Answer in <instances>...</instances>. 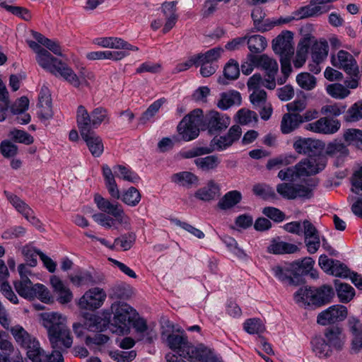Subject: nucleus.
Wrapping results in <instances>:
<instances>
[{
    "label": "nucleus",
    "instance_id": "13d9d810",
    "mask_svg": "<svg viewBox=\"0 0 362 362\" xmlns=\"http://www.w3.org/2000/svg\"><path fill=\"white\" fill-rule=\"evenodd\" d=\"M347 122H357L362 119V100L354 103L346 112L344 116Z\"/></svg>",
    "mask_w": 362,
    "mask_h": 362
},
{
    "label": "nucleus",
    "instance_id": "72a5a7b5",
    "mask_svg": "<svg viewBox=\"0 0 362 362\" xmlns=\"http://www.w3.org/2000/svg\"><path fill=\"white\" fill-rule=\"evenodd\" d=\"M220 194V186L214 180H209L207 185L196 191L194 197L200 200L208 202Z\"/></svg>",
    "mask_w": 362,
    "mask_h": 362
},
{
    "label": "nucleus",
    "instance_id": "b1692460",
    "mask_svg": "<svg viewBox=\"0 0 362 362\" xmlns=\"http://www.w3.org/2000/svg\"><path fill=\"white\" fill-rule=\"evenodd\" d=\"M349 151L347 146L341 141L334 140L327 144L325 148V156L334 159V165L339 166L341 165L348 158Z\"/></svg>",
    "mask_w": 362,
    "mask_h": 362
},
{
    "label": "nucleus",
    "instance_id": "37998d69",
    "mask_svg": "<svg viewBox=\"0 0 362 362\" xmlns=\"http://www.w3.org/2000/svg\"><path fill=\"white\" fill-rule=\"evenodd\" d=\"M321 9L320 7H316L313 1L311 0L309 5L300 8L294 13L293 18L303 19L317 16L320 15Z\"/></svg>",
    "mask_w": 362,
    "mask_h": 362
},
{
    "label": "nucleus",
    "instance_id": "603ef678",
    "mask_svg": "<svg viewBox=\"0 0 362 362\" xmlns=\"http://www.w3.org/2000/svg\"><path fill=\"white\" fill-rule=\"evenodd\" d=\"M238 122L243 125L249 124L257 121V115L255 112L242 108L236 113Z\"/></svg>",
    "mask_w": 362,
    "mask_h": 362
},
{
    "label": "nucleus",
    "instance_id": "6ab92c4d",
    "mask_svg": "<svg viewBox=\"0 0 362 362\" xmlns=\"http://www.w3.org/2000/svg\"><path fill=\"white\" fill-rule=\"evenodd\" d=\"M274 52L281 57H292L294 53L293 33L291 31L283 32L272 42Z\"/></svg>",
    "mask_w": 362,
    "mask_h": 362
},
{
    "label": "nucleus",
    "instance_id": "a18cd8bd",
    "mask_svg": "<svg viewBox=\"0 0 362 362\" xmlns=\"http://www.w3.org/2000/svg\"><path fill=\"white\" fill-rule=\"evenodd\" d=\"M314 262L311 257H305L301 260H297L291 263L298 279H299L300 275L310 272L313 267Z\"/></svg>",
    "mask_w": 362,
    "mask_h": 362
},
{
    "label": "nucleus",
    "instance_id": "a211bd4d",
    "mask_svg": "<svg viewBox=\"0 0 362 362\" xmlns=\"http://www.w3.org/2000/svg\"><path fill=\"white\" fill-rule=\"evenodd\" d=\"M293 147L296 153L302 155L313 156L318 151H321L324 147V143L318 139L312 138L297 137L293 144Z\"/></svg>",
    "mask_w": 362,
    "mask_h": 362
},
{
    "label": "nucleus",
    "instance_id": "052dcab7",
    "mask_svg": "<svg viewBox=\"0 0 362 362\" xmlns=\"http://www.w3.org/2000/svg\"><path fill=\"white\" fill-rule=\"evenodd\" d=\"M175 225L183 228L194 237L199 238V239H203L205 237L204 233L200 230L199 229L192 226V225L181 221L180 220H178L177 218H173L170 220Z\"/></svg>",
    "mask_w": 362,
    "mask_h": 362
},
{
    "label": "nucleus",
    "instance_id": "f257e3e1",
    "mask_svg": "<svg viewBox=\"0 0 362 362\" xmlns=\"http://www.w3.org/2000/svg\"><path fill=\"white\" fill-rule=\"evenodd\" d=\"M111 310L114 313L112 322L110 321V313L107 310H103L101 313L103 317L98 315L86 314L84 316L86 320L84 325L78 322L73 325V330L76 336L86 339L88 337L86 335V331L103 332L107 329L118 335L129 333L131 328L136 325L134 320V310L124 302L113 303Z\"/></svg>",
    "mask_w": 362,
    "mask_h": 362
},
{
    "label": "nucleus",
    "instance_id": "5701e85b",
    "mask_svg": "<svg viewBox=\"0 0 362 362\" xmlns=\"http://www.w3.org/2000/svg\"><path fill=\"white\" fill-rule=\"evenodd\" d=\"M49 284L59 303L67 304L72 300L74 298L72 291L58 276H51Z\"/></svg>",
    "mask_w": 362,
    "mask_h": 362
},
{
    "label": "nucleus",
    "instance_id": "cd10ccee",
    "mask_svg": "<svg viewBox=\"0 0 362 362\" xmlns=\"http://www.w3.org/2000/svg\"><path fill=\"white\" fill-rule=\"evenodd\" d=\"M124 51L98 50L91 51L86 54V59L88 61L110 60L119 61L126 57Z\"/></svg>",
    "mask_w": 362,
    "mask_h": 362
},
{
    "label": "nucleus",
    "instance_id": "c756f323",
    "mask_svg": "<svg viewBox=\"0 0 362 362\" xmlns=\"http://www.w3.org/2000/svg\"><path fill=\"white\" fill-rule=\"evenodd\" d=\"M241 103V95L236 90H229L220 94L219 99L216 103L217 107L226 110L233 105H239Z\"/></svg>",
    "mask_w": 362,
    "mask_h": 362
},
{
    "label": "nucleus",
    "instance_id": "c9c22d12",
    "mask_svg": "<svg viewBox=\"0 0 362 362\" xmlns=\"http://www.w3.org/2000/svg\"><path fill=\"white\" fill-rule=\"evenodd\" d=\"M329 52L328 43L325 40H320L315 42L311 47V57L315 64H320L324 62Z\"/></svg>",
    "mask_w": 362,
    "mask_h": 362
},
{
    "label": "nucleus",
    "instance_id": "f8f14e48",
    "mask_svg": "<svg viewBox=\"0 0 362 362\" xmlns=\"http://www.w3.org/2000/svg\"><path fill=\"white\" fill-rule=\"evenodd\" d=\"M106 298V292L103 288L94 287L83 293L78 301V305L81 309L94 311L102 307Z\"/></svg>",
    "mask_w": 362,
    "mask_h": 362
},
{
    "label": "nucleus",
    "instance_id": "09e8293b",
    "mask_svg": "<svg viewBox=\"0 0 362 362\" xmlns=\"http://www.w3.org/2000/svg\"><path fill=\"white\" fill-rule=\"evenodd\" d=\"M244 329L250 334H258L264 332L265 327L259 319L251 318L243 324Z\"/></svg>",
    "mask_w": 362,
    "mask_h": 362
},
{
    "label": "nucleus",
    "instance_id": "e433bc0d",
    "mask_svg": "<svg viewBox=\"0 0 362 362\" xmlns=\"http://www.w3.org/2000/svg\"><path fill=\"white\" fill-rule=\"evenodd\" d=\"M171 181L180 186L191 187L198 184V177L189 171H182L175 173L171 176Z\"/></svg>",
    "mask_w": 362,
    "mask_h": 362
},
{
    "label": "nucleus",
    "instance_id": "6e6552de",
    "mask_svg": "<svg viewBox=\"0 0 362 362\" xmlns=\"http://www.w3.org/2000/svg\"><path fill=\"white\" fill-rule=\"evenodd\" d=\"M13 286L18 294L25 299L37 298L45 303L52 301L49 290L42 284H33L29 279H23L15 281Z\"/></svg>",
    "mask_w": 362,
    "mask_h": 362
},
{
    "label": "nucleus",
    "instance_id": "20e7f679",
    "mask_svg": "<svg viewBox=\"0 0 362 362\" xmlns=\"http://www.w3.org/2000/svg\"><path fill=\"white\" fill-rule=\"evenodd\" d=\"M37 63L44 70L64 81L76 88L90 87V82L93 81L95 76L93 72L85 71L77 75L66 63L52 56L49 51L45 49L35 57Z\"/></svg>",
    "mask_w": 362,
    "mask_h": 362
},
{
    "label": "nucleus",
    "instance_id": "4468645a",
    "mask_svg": "<svg viewBox=\"0 0 362 362\" xmlns=\"http://www.w3.org/2000/svg\"><path fill=\"white\" fill-rule=\"evenodd\" d=\"M331 63L334 67L343 69L351 76H357L359 73L356 59L346 51L339 50L337 55L332 54Z\"/></svg>",
    "mask_w": 362,
    "mask_h": 362
},
{
    "label": "nucleus",
    "instance_id": "338daca9",
    "mask_svg": "<svg viewBox=\"0 0 362 362\" xmlns=\"http://www.w3.org/2000/svg\"><path fill=\"white\" fill-rule=\"evenodd\" d=\"M278 177L281 180L291 182L297 178H300V176L298 173L297 164L293 167H288L281 170L278 173Z\"/></svg>",
    "mask_w": 362,
    "mask_h": 362
},
{
    "label": "nucleus",
    "instance_id": "774afa93",
    "mask_svg": "<svg viewBox=\"0 0 362 362\" xmlns=\"http://www.w3.org/2000/svg\"><path fill=\"white\" fill-rule=\"evenodd\" d=\"M224 76L230 80L236 79L240 74L238 63L234 60H230L224 67Z\"/></svg>",
    "mask_w": 362,
    "mask_h": 362
},
{
    "label": "nucleus",
    "instance_id": "f3484780",
    "mask_svg": "<svg viewBox=\"0 0 362 362\" xmlns=\"http://www.w3.org/2000/svg\"><path fill=\"white\" fill-rule=\"evenodd\" d=\"M241 134L242 130L238 125L232 126L226 135L216 136L211 140V151L214 150L223 151L226 149L240 139Z\"/></svg>",
    "mask_w": 362,
    "mask_h": 362
},
{
    "label": "nucleus",
    "instance_id": "a878e982",
    "mask_svg": "<svg viewBox=\"0 0 362 362\" xmlns=\"http://www.w3.org/2000/svg\"><path fill=\"white\" fill-rule=\"evenodd\" d=\"M80 133L93 156L100 157L104 151L101 137L92 131H80Z\"/></svg>",
    "mask_w": 362,
    "mask_h": 362
},
{
    "label": "nucleus",
    "instance_id": "8fccbe9b",
    "mask_svg": "<svg viewBox=\"0 0 362 362\" xmlns=\"http://www.w3.org/2000/svg\"><path fill=\"white\" fill-rule=\"evenodd\" d=\"M8 136L14 141L26 145L31 144L34 141L30 134L23 130L17 129L11 130Z\"/></svg>",
    "mask_w": 362,
    "mask_h": 362
},
{
    "label": "nucleus",
    "instance_id": "2eb2a0df",
    "mask_svg": "<svg viewBox=\"0 0 362 362\" xmlns=\"http://www.w3.org/2000/svg\"><path fill=\"white\" fill-rule=\"evenodd\" d=\"M340 127L339 120L322 117L313 122L308 123L304 129L315 134H333L340 129Z\"/></svg>",
    "mask_w": 362,
    "mask_h": 362
},
{
    "label": "nucleus",
    "instance_id": "f704fd0d",
    "mask_svg": "<svg viewBox=\"0 0 362 362\" xmlns=\"http://www.w3.org/2000/svg\"><path fill=\"white\" fill-rule=\"evenodd\" d=\"M267 251L276 255L293 254L299 251V248L296 245L292 243L273 240L267 247Z\"/></svg>",
    "mask_w": 362,
    "mask_h": 362
},
{
    "label": "nucleus",
    "instance_id": "393cba45",
    "mask_svg": "<svg viewBox=\"0 0 362 362\" xmlns=\"http://www.w3.org/2000/svg\"><path fill=\"white\" fill-rule=\"evenodd\" d=\"M92 43L99 47L106 49L126 50L133 49V46L123 39L113 36L98 37L93 40Z\"/></svg>",
    "mask_w": 362,
    "mask_h": 362
},
{
    "label": "nucleus",
    "instance_id": "c85d7f7f",
    "mask_svg": "<svg viewBox=\"0 0 362 362\" xmlns=\"http://www.w3.org/2000/svg\"><path fill=\"white\" fill-rule=\"evenodd\" d=\"M310 343L313 352L319 358L327 359L334 352L322 336L314 337Z\"/></svg>",
    "mask_w": 362,
    "mask_h": 362
},
{
    "label": "nucleus",
    "instance_id": "473e14b6",
    "mask_svg": "<svg viewBox=\"0 0 362 362\" xmlns=\"http://www.w3.org/2000/svg\"><path fill=\"white\" fill-rule=\"evenodd\" d=\"M302 124L300 114L285 113L281 122V131L284 134H288L297 129Z\"/></svg>",
    "mask_w": 362,
    "mask_h": 362
},
{
    "label": "nucleus",
    "instance_id": "7ed1b4c3",
    "mask_svg": "<svg viewBox=\"0 0 362 362\" xmlns=\"http://www.w3.org/2000/svg\"><path fill=\"white\" fill-rule=\"evenodd\" d=\"M174 325L167 320L162 326L161 339L175 351L191 362H221L218 358L203 345L194 346L184 335L170 333L173 332Z\"/></svg>",
    "mask_w": 362,
    "mask_h": 362
},
{
    "label": "nucleus",
    "instance_id": "4c0bfd02",
    "mask_svg": "<svg viewBox=\"0 0 362 362\" xmlns=\"http://www.w3.org/2000/svg\"><path fill=\"white\" fill-rule=\"evenodd\" d=\"M242 194L238 190H232L227 192L218 202V206L223 210L233 208L240 202Z\"/></svg>",
    "mask_w": 362,
    "mask_h": 362
},
{
    "label": "nucleus",
    "instance_id": "69168bd1",
    "mask_svg": "<svg viewBox=\"0 0 362 362\" xmlns=\"http://www.w3.org/2000/svg\"><path fill=\"white\" fill-rule=\"evenodd\" d=\"M7 280H0V291L10 302L13 304H18V298L11 289Z\"/></svg>",
    "mask_w": 362,
    "mask_h": 362
},
{
    "label": "nucleus",
    "instance_id": "aec40b11",
    "mask_svg": "<svg viewBox=\"0 0 362 362\" xmlns=\"http://www.w3.org/2000/svg\"><path fill=\"white\" fill-rule=\"evenodd\" d=\"M156 337L153 326L148 325L146 319L137 314V348L153 344Z\"/></svg>",
    "mask_w": 362,
    "mask_h": 362
},
{
    "label": "nucleus",
    "instance_id": "9d476101",
    "mask_svg": "<svg viewBox=\"0 0 362 362\" xmlns=\"http://www.w3.org/2000/svg\"><path fill=\"white\" fill-rule=\"evenodd\" d=\"M317 184V182L316 181H312V184L282 182L276 185V192L281 197L286 199H308L313 197V192Z\"/></svg>",
    "mask_w": 362,
    "mask_h": 362
},
{
    "label": "nucleus",
    "instance_id": "79ce46f5",
    "mask_svg": "<svg viewBox=\"0 0 362 362\" xmlns=\"http://www.w3.org/2000/svg\"><path fill=\"white\" fill-rule=\"evenodd\" d=\"M247 44L248 49L252 53L262 52L267 45L265 37L260 35H247Z\"/></svg>",
    "mask_w": 362,
    "mask_h": 362
},
{
    "label": "nucleus",
    "instance_id": "39448f33",
    "mask_svg": "<svg viewBox=\"0 0 362 362\" xmlns=\"http://www.w3.org/2000/svg\"><path fill=\"white\" fill-rule=\"evenodd\" d=\"M40 317L54 349L71 346L73 339L67 326L66 316L58 312H51L41 313Z\"/></svg>",
    "mask_w": 362,
    "mask_h": 362
},
{
    "label": "nucleus",
    "instance_id": "58836bf2",
    "mask_svg": "<svg viewBox=\"0 0 362 362\" xmlns=\"http://www.w3.org/2000/svg\"><path fill=\"white\" fill-rule=\"evenodd\" d=\"M197 167L203 171H211L218 168L221 163V159L215 155L197 158L194 160Z\"/></svg>",
    "mask_w": 362,
    "mask_h": 362
},
{
    "label": "nucleus",
    "instance_id": "864d4df0",
    "mask_svg": "<svg viewBox=\"0 0 362 362\" xmlns=\"http://www.w3.org/2000/svg\"><path fill=\"white\" fill-rule=\"evenodd\" d=\"M344 139L349 144L355 145L359 148L362 144V130L349 129L344 132Z\"/></svg>",
    "mask_w": 362,
    "mask_h": 362
},
{
    "label": "nucleus",
    "instance_id": "4d7b16f0",
    "mask_svg": "<svg viewBox=\"0 0 362 362\" xmlns=\"http://www.w3.org/2000/svg\"><path fill=\"white\" fill-rule=\"evenodd\" d=\"M346 108L342 103H334L322 106L320 112L324 115L337 117L344 113Z\"/></svg>",
    "mask_w": 362,
    "mask_h": 362
},
{
    "label": "nucleus",
    "instance_id": "423d86ee",
    "mask_svg": "<svg viewBox=\"0 0 362 362\" xmlns=\"http://www.w3.org/2000/svg\"><path fill=\"white\" fill-rule=\"evenodd\" d=\"M94 202L101 211L93 216L98 224L105 228H117L119 226L126 228L129 226V218L117 203L111 202L99 194H95Z\"/></svg>",
    "mask_w": 362,
    "mask_h": 362
},
{
    "label": "nucleus",
    "instance_id": "c03bdc74",
    "mask_svg": "<svg viewBox=\"0 0 362 362\" xmlns=\"http://www.w3.org/2000/svg\"><path fill=\"white\" fill-rule=\"evenodd\" d=\"M336 291L337 296L342 303L349 302L355 295L354 289L352 286L347 284L339 283L336 281Z\"/></svg>",
    "mask_w": 362,
    "mask_h": 362
},
{
    "label": "nucleus",
    "instance_id": "dca6fc26",
    "mask_svg": "<svg viewBox=\"0 0 362 362\" xmlns=\"http://www.w3.org/2000/svg\"><path fill=\"white\" fill-rule=\"evenodd\" d=\"M347 314V309L345 306L334 305L321 312L317 316V322L322 325L332 324L344 320Z\"/></svg>",
    "mask_w": 362,
    "mask_h": 362
},
{
    "label": "nucleus",
    "instance_id": "bb28decb",
    "mask_svg": "<svg viewBox=\"0 0 362 362\" xmlns=\"http://www.w3.org/2000/svg\"><path fill=\"white\" fill-rule=\"evenodd\" d=\"M274 275L281 282L289 285L298 284V276L291 264L284 266L276 265L272 269Z\"/></svg>",
    "mask_w": 362,
    "mask_h": 362
},
{
    "label": "nucleus",
    "instance_id": "6e6d98bb",
    "mask_svg": "<svg viewBox=\"0 0 362 362\" xmlns=\"http://www.w3.org/2000/svg\"><path fill=\"white\" fill-rule=\"evenodd\" d=\"M223 52V49L221 47H214L208 50L205 53H199L197 54V59H199V63L202 62L214 63V62L216 61L221 57Z\"/></svg>",
    "mask_w": 362,
    "mask_h": 362
},
{
    "label": "nucleus",
    "instance_id": "ddd939ff",
    "mask_svg": "<svg viewBox=\"0 0 362 362\" xmlns=\"http://www.w3.org/2000/svg\"><path fill=\"white\" fill-rule=\"evenodd\" d=\"M248 57L255 62V66L265 71L266 76L268 77L267 85L269 89H274L276 87L275 76L279 70L276 61L266 54L254 55L250 54H248Z\"/></svg>",
    "mask_w": 362,
    "mask_h": 362
},
{
    "label": "nucleus",
    "instance_id": "49530a36",
    "mask_svg": "<svg viewBox=\"0 0 362 362\" xmlns=\"http://www.w3.org/2000/svg\"><path fill=\"white\" fill-rule=\"evenodd\" d=\"M309 49V43L307 40L298 44V49L295 59L293 60V65L296 68H300L305 63L308 52Z\"/></svg>",
    "mask_w": 362,
    "mask_h": 362
},
{
    "label": "nucleus",
    "instance_id": "de8ad7c7",
    "mask_svg": "<svg viewBox=\"0 0 362 362\" xmlns=\"http://www.w3.org/2000/svg\"><path fill=\"white\" fill-rule=\"evenodd\" d=\"M298 86L306 90H313L316 86V78L307 72L299 74L296 76Z\"/></svg>",
    "mask_w": 362,
    "mask_h": 362
},
{
    "label": "nucleus",
    "instance_id": "4be33fe9",
    "mask_svg": "<svg viewBox=\"0 0 362 362\" xmlns=\"http://www.w3.org/2000/svg\"><path fill=\"white\" fill-rule=\"evenodd\" d=\"M4 193L7 199L19 213L35 227L39 230L42 229V223L39 219L34 216L33 211L24 202L11 192H5Z\"/></svg>",
    "mask_w": 362,
    "mask_h": 362
},
{
    "label": "nucleus",
    "instance_id": "1a4fd4ad",
    "mask_svg": "<svg viewBox=\"0 0 362 362\" xmlns=\"http://www.w3.org/2000/svg\"><path fill=\"white\" fill-rule=\"evenodd\" d=\"M76 122L80 131H90L101 124L109 122V114L106 109L98 107L89 114L85 107L80 105L76 111Z\"/></svg>",
    "mask_w": 362,
    "mask_h": 362
},
{
    "label": "nucleus",
    "instance_id": "680f3d73",
    "mask_svg": "<svg viewBox=\"0 0 362 362\" xmlns=\"http://www.w3.org/2000/svg\"><path fill=\"white\" fill-rule=\"evenodd\" d=\"M162 105L163 103L160 100L153 103L140 117V123L145 124L147 122L150 121L151 119L153 118L156 113L159 110Z\"/></svg>",
    "mask_w": 362,
    "mask_h": 362
},
{
    "label": "nucleus",
    "instance_id": "0eeeda50",
    "mask_svg": "<svg viewBox=\"0 0 362 362\" xmlns=\"http://www.w3.org/2000/svg\"><path fill=\"white\" fill-rule=\"evenodd\" d=\"M334 296L332 288L323 285L318 288L301 287L293 295L296 303L302 306H321L331 301Z\"/></svg>",
    "mask_w": 362,
    "mask_h": 362
},
{
    "label": "nucleus",
    "instance_id": "2f4dec72",
    "mask_svg": "<svg viewBox=\"0 0 362 362\" xmlns=\"http://www.w3.org/2000/svg\"><path fill=\"white\" fill-rule=\"evenodd\" d=\"M8 330H9L16 344L23 349L36 339L20 325H14L10 327Z\"/></svg>",
    "mask_w": 362,
    "mask_h": 362
},
{
    "label": "nucleus",
    "instance_id": "0e129e2a",
    "mask_svg": "<svg viewBox=\"0 0 362 362\" xmlns=\"http://www.w3.org/2000/svg\"><path fill=\"white\" fill-rule=\"evenodd\" d=\"M1 6L11 13L21 17L25 21H29L31 19V14L30 11L25 8L19 6H9L5 2H1Z\"/></svg>",
    "mask_w": 362,
    "mask_h": 362
},
{
    "label": "nucleus",
    "instance_id": "5fc2aeb1",
    "mask_svg": "<svg viewBox=\"0 0 362 362\" xmlns=\"http://www.w3.org/2000/svg\"><path fill=\"white\" fill-rule=\"evenodd\" d=\"M327 92L332 98L343 99L347 97L350 91L340 83H333L327 86Z\"/></svg>",
    "mask_w": 362,
    "mask_h": 362
},
{
    "label": "nucleus",
    "instance_id": "412c9836",
    "mask_svg": "<svg viewBox=\"0 0 362 362\" xmlns=\"http://www.w3.org/2000/svg\"><path fill=\"white\" fill-rule=\"evenodd\" d=\"M322 337L334 351H341L344 346L346 335L343 329L338 326L326 328Z\"/></svg>",
    "mask_w": 362,
    "mask_h": 362
},
{
    "label": "nucleus",
    "instance_id": "e2e57ef3",
    "mask_svg": "<svg viewBox=\"0 0 362 362\" xmlns=\"http://www.w3.org/2000/svg\"><path fill=\"white\" fill-rule=\"evenodd\" d=\"M250 95L251 103L256 107H262L267 102V93L262 89L252 90Z\"/></svg>",
    "mask_w": 362,
    "mask_h": 362
},
{
    "label": "nucleus",
    "instance_id": "f03ea898",
    "mask_svg": "<svg viewBox=\"0 0 362 362\" xmlns=\"http://www.w3.org/2000/svg\"><path fill=\"white\" fill-rule=\"evenodd\" d=\"M230 124V118L216 110L209 111L204 116L202 110L197 108L185 115L179 122L177 130L185 141L196 139L200 129H208L210 133L221 132Z\"/></svg>",
    "mask_w": 362,
    "mask_h": 362
},
{
    "label": "nucleus",
    "instance_id": "bf43d9fd",
    "mask_svg": "<svg viewBox=\"0 0 362 362\" xmlns=\"http://www.w3.org/2000/svg\"><path fill=\"white\" fill-rule=\"evenodd\" d=\"M253 193L263 199L274 198L276 194L274 189L266 184H257L253 186Z\"/></svg>",
    "mask_w": 362,
    "mask_h": 362
},
{
    "label": "nucleus",
    "instance_id": "7c9ffc66",
    "mask_svg": "<svg viewBox=\"0 0 362 362\" xmlns=\"http://www.w3.org/2000/svg\"><path fill=\"white\" fill-rule=\"evenodd\" d=\"M27 358L32 362H47V354L41 348L37 339L33 340L25 348Z\"/></svg>",
    "mask_w": 362,
    "mask_h": 362
},
{
    "label": "nucleus",
    "instance_id": "9b49d317",
    "mask_svg": "<svg viewBox=\"0 0 362 362\" xmlns=\"http://www.w3.org/2000/svg\"><path fill=\"white\" fill-rule=\"evenodd\" d=\"M327 164V158L323 154H317L303 158L297 163L300 177L315 175L322 171Z\"/></svg>",
    "mask_w": 362,
    "mask_h": 362
},
{
    "label": "nucleus",
    "instance_id": "a19ab883",
    "mask_svg": "<svg viewBox=\"0 0 362 362\" xmlns=\"http://www.w3.org/2000/svg\"><path fill=\"white\" fill-rule=\"evenodd\" d=\"M32 34L39 43L46 47L49 51L56 55L62 56V48L57 41L48 39L37 32L33 31Z\"/></svg>",
    "mask_w": 362,
    "mask_h": 362
},
{
    "label": "nucleus",
    "instance_id": "3c124183",
    "mask_svg": "<svg viewBox=\"0 0 362 362\" xmlns=\"http://www.w3.org/2000/svg\"><path fill=\"white\" fill-rule=\"evenodd\" d=\"M222 241L228 249L238 258L245 259L247 257L245 252L242 248L239 247L237 241L233 238L224 236L222 238Z\"/></svg>",
    "mask_w": 362,
    "mask_h": 362
},
{
    "label": "nucleus",
    "instance_id": "ea45409f",
    "mask_svg": "<svg viewBox=\"0 0 362 362\" xmlns=\"http://www.w3.org/2000/svg\"><path fill=\"white\" fill-rule=\"evenodd\" d=\"M71 283L78 287L89 284L93 282V277L87 270L78 269L69 275Z\"/></svg>",
    "mask_w": 362,
    "mask_h": 362
}]
</instances>
